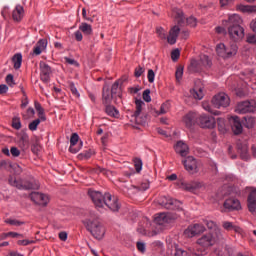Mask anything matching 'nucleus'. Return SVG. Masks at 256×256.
<instances>
[{"label": "nucleus", "instance_id": "obj_1", "mask_svg": "<svg viewBox=\"0 0 256 256\" xmlns=\"http://www.w3.org/2000/svg\"><path fill=\"white\" fill-rule=\"evenodd\" d=\"M88 197L92 199V203L96 206V209H104V207H108L110 211H119L120 204L118 202V198L112 196L110 193L102 194L100 191L96 190H88Z\"/></svg>", "mask_w": 256, "mask_h": 256}, {"label": "nucleus", "instance_id": "obj_2", "mask_svg": "<svg viewBox=\"0 0 256 256\" xmlns=\"http://www.w3.org/2000/svg\"><path fill=\"white\" fill-rule=\"evenodd\" d=\"M83 224L87 231L96 240H102L105 236V227L101 223L99 216L93 212H88L86 219L83 220Z\"/></svg>", "mask_w": 256, "mask_h": 256}, {"label": "nucleus", "instance_id": "obj_3", "mask_svg": "<svg viewBox=\"0 0 256 256\" xmlns=\"http://www.w3.org/2000/svg\"><path fill=\"white\" fill-rule=\"evenodd\" d=\"M241 23H243V20L239 14H231L227 20L222 21V25L228 29V34L234 41H238L245 36V29H243Z\"/></svg>", "mask_w": 256, "mask_h": 256}, {"label": "nucleus", "instance_id": "obj_4", "mask_svg": "<svg viewBox=\"0 0 256 256\" xmlns=\"http://www.w3.org/2000/svg\"><path fill=\"white\" fill-rule=\"evenodd\" d=\"M175 217L171 213H159L154 217L155 229L148 234L150 237L157 236L161 232H163L173 221Z\"/></svg>", "mask_w": 256, "mask_h": 256}, {"label": "nucleus", "instance_id": "obj_5", "mask_svg": "<svg viewBox=\"0 0 256 256\" xmlns=\"http://www.w3.org/2000/svg\"><path fill=\"white\" fill-rule=\"evenodd\" d=\"M222 237V232L220 229H216L215 232H209L206 234H203L200 238L197 239L196 244L208 250L209 248L216 245L218 240H220Z\"/></svg>", "mask_w": 256, "mask_h": 256}, {"label": "nucleus", "instance_id": "obj_6", "mask_svg": "<svg viewBox=\"0 0 256 256\" xmlns=\"http://www.w3.org/2000/svg\"><path fill=\"white\" fill-rule=\"evenodd\" d=\"M172 16L175 18V20L179 26H185V25H188L190 27L197 26V19L193 16L186 18L184 16L183 11L179 8H174L172 10Z\"/></svg>", "mask_w": 256, "mask_h": 256}, {"label": "nucleus", "instance_id": "obj_7", "mask_svg": "<svg viewBox=\"0 0 256 256\" xmlns=\"http://www.w3.org/2000/svg\"><path fill=\"white\" fill-rule=\"evenodd\" d=\"M145 106V102L142 100H135V111L131 115L134 122L138 125H145L148 120V116L146 114H142V108Z\"/></svg>", "mask_w": 256, "mask_h": 256}, {"label": "nucleus", "instance_id": "obj_8", "mask_svg": "<svg viewBox=\"0 0 256 256\" xmlns=\"http://www.w3.org/2000/svg\"><path fill=\"white\" fill-rule=\"evenodd\" d=\"M9 184L21 189V190H31V189H38L39 184L36 181H22V180H17L15 177L11 176L9 178Z\"/></svg>", "mask_w": 256, "mask_h": 256}, {"label": "nucleus", "instance_id": "obj_9", "mask_svg": "<svg viewBox=\"0 0 256 256\" xmlns=\"http://www.w3.org/2000/svg\"><path fill=\"white\" fill-rule=\"evenodd\" d=\"M201 65L203 67H211L212 66V62H211L208 55L201 54L199 62H197V60H192L191 61L192 71L195 72V73H198V72L202 71Z\"/></svg>", "mask_w": 256, "mask_h": 256}, {"label": "nucleus", "instance_id": "obj_10", "mask_svg": "<svg viewBox=\"0 0 256 256\" xmlns=\"http://www.w3.org/2000/svg\"><path fill=\"white\" fill-rule=\"evenodd\" d=\"M256 111V100L244 101L236 106L235 112L238 114L253 113Z\"/></svg>", "mask_w": 256, "mask_h": 256}, {"label": "nucleus", "instance_id": "obj_11", "mask_svg": "<svg viewBox=\"0 0 256 256\" xmlns=\"http://www.w3.org/2000/svg\"><path fill=\"white\" fill-rule=\"evenodd\" d=\"M182 164L186 171H188L191 174H195L199 172V162L196 158L193 156H188L184 159H182Z\"/></svg>", "mask_w": 256, "mask_h": 256}, {"label": "nucleus", "instance_id": "obj_12", "mask_svg": "<svg viewBox=\"0 0 256 256\" xmlns=\"http://www.w3.org/2000/svg\"><path fill=\"white\" fill-rule=\"evenodd\" d=\"M206 231V227L203 224L195 223L188 226V229L184 231V235L187 238H194L203 234Z\"/></svg>", "mask_w": 256, "mask_h": 256}, {"label": "nucleus", "instance_id": "obj_13", "mask_svg": "<svg viewBox=\"0 0 256 256\" xmlns=\"http://www.w3.org/2000/svg\"><path fill=\"white\" fill-rule=\"evenodd\" d=\"M230 103L229 96L225 93H219L212 99L213 107L217 109L226 108Z\"/></svg>", "mask_w": 256, "mask_h": 256}, {"label": "nucleus", "instance_id": "obj_14", "mask_svg": "<svg viewBox=\"0 0 256 256\" xmlns=\"http://www.w3.org/2000/svg\"><path fill=\"white\" fill-rule=\"evenodd\" d=\"M160 203L163 207H165V209H172V210L176 209L177 211L183 210L182 202L175 200L173 198L164 197L162 202H160Z\"/></svg>", "mask_w": 256, "mask_h": 256}, {"label": "nucleus", "instance_id": "obj_15", "mask_svg": "<svg viewBox=\"0 0 256 256\" xmlns=\"http://www.w3.org/2000/svg\"><path fill=\"white\" fill-rule=\"evenodd\" d=\"M199 124L202 128L212 129L216 126V120L210 115H201L199 117Z\"/></svg>", "mask_w": 256, "mask_h": 256}, {"label": "nucleus", "instance_id": "obj_16", "mask_svg": "<svg viewBox=\"0 0 256 256\" xmlns=\"http://www.w3.org/2000/svg\"><path fill=\"white\" fill-rule=\"evenodd\" d=\"M30 198L36 203V205H42L43 207L49 203V197L46 194L39 192H32L30 194Z\"/></svg>", "mask_w": 256, "mask_h": 256}, {"label": "nucleus", "instance_id": "obj_17", "mask_svg": "<svg viewBox=\"0 0 256 256\" xmlns=\"http://www.w3.org/2000/svg\"><path fill=\"white\" fill-rule=\"evenodd\" d=\"M39 66L41 80L45 83H48L50 80V75L52 73L49 64H46V62H40Z\"/></svg>", "mask_w": 256, "mask_h": 256}, {"label": "nucleus", "instance_id": "obj_18", "mask_svg": "<svg viewBox=\"0 0 256 256\" xmlns=\"http://www.w3.org/2000/svg\"><path fill=\"white\" fill-rule=\"evenodd\" d=\"M224 209L238 211V209H241V202L237 198H229L224 202Z\"/></svg>", "mask_w": 256, "mask_h": 256}, {"label": "nucleus", "instance_id": "obj_19", "mask_svg": "<svg viewBox=\"0 0 256 256\" xmlns=\"http://www.w3.org/2000/svg\"><path fill=\"white\" fill-rule=\"evenodd\" d=\"M230 124L232 127V131L235 135H239L243 133V125L241 124V120L237 116H233L230 118Z\"/></svg>", "mask_w": 256, "mask_h": 256}, {"label": "nucleus", "instance_id": "obj_20", "mask_svg": "<svg viewBox=\"0 0 256 256\" xmlns=\"http://www.w3.org/2000/svg\"><path fill=\"white\" fill-rule=\"evenodd\" d=\"M174 150L181 157H186L189 154V146L183 141H178L174 145Z\"/></svg>", "mask_w": 256, "mask_h": 256}, {"label": "nucleus", "instance_id": "obj_21", "mask_svg": "<svg viewBox=\"0 0 256 256\" xmlns=\"http://www.w3.org/2000/svg\"><path fill=\"white\" fill-rule=\"evenodd\" d=\"M170 109H171V103L167 101L161 105L160 110H157L155 108L151 109V114L155 117H158L160 115L167 114L170 111Z\"/></svg>", "mask_w": 256, "mask_h": 256}, {"label": "nucleus", "instance_id": "obj_22", "mask_svg": "<svg viewBox=\"0 0 256 256\" xmlns=\"http://www.w3.org/2000/svg\"><path fill=\"white\" fill-rule=\"evenodd\" d=\"M46 48H47V40L40 39L33 49V54L36 56H39Z\"/></svg>", "mask_w": 256, "mask_h": 256}, {"label": "nucleus", "instance_id": "obj_23", "mask_svg": "<svg viewBox=\"0 0 256 256\" xmlns=\"http://www.w3.org/2000/svg\"><path fill=\"white\" fill-rule=\"evenodd\" d=\"M248 209L250 213H256V190L248 196Z\"/></svg>", "mask_w": 256, "mask_h": 256}, {"label": "nucleus", "instance_id": "obj_24", "mask_svg": "<svg viewBox=\"0 0 256 256\" xmlns=\"http://www.w3.org/2000/svg\"><path fill=\"white\" fill-rule=\"evenodd\" d=\"M189 254L192 256H206L207 249L201 246L189 247L188 248Z\"/></svg>", "mask_w": 256, "mask_h": 256}, {"label": "nucleus", "instance_id": "obj_25", "mask_svg": "<svg viewBox=\"0 0 256 256\" xmlns=\"http://www.w3.org/2000/svg\"><path fill=\"white\" fill-rule=\"evenodd\" d=\"M182 186L185 190L190 191L191 193H194L195 190L203 187V183L198 181H192L188 183H182Z\"/></svg>", "mask_w": 256, "mask_h": 256}, {"label": "nucleus", "instance_id": "obj_26", "mask_svg": "<svg viewBox=\"0 0 256 256\" xmlns=\"http://www.w3.org/2000/svg\"><path fill=\"white\" fill-rule=\"evenodd\" d=\"M12 17L15 22H20L22 20V18L24 17L23 6H21L19 4L16 5L15 9L13 10Z\"/></svg>", "mask_w": 256, "mask_h": 256}, {"label": "nucleus", "instance_id": "obj_27", "mask_svg": "<svg viewBox=\"0 0 256 256\" xmlns=\"http://www.w3.org/2000/svg\"><path fill=\"white\" fill-rule=\"evenodd\" d=\"M196 118H197L196 113L189 112L187 115L184 116L183 122L185 123L187 128H190L195 124Z\"/></svg>", "mask_w": 256, "mask_h": 256}, {"label": "nucleus", "instance_id": "obj_28", "mask_svg": "<svg viewBox=\"0 0 256 256\" xmlns=\"http://www.w3.org/2000/svg\"><path fill=\"white\" fill-rule=\"evenodd\" d=\"M237 43L232 42L229 45H226V58H231L237 54Z\"/></svg>", "mask_w": 256, "mask_h": 256}, {"label": "nucleus", "instance_id": "obj_29", "mask_svg": "<svg viewBox=\"0 0 256 256\" xmlns=\"http://www.w3.org/2000/svg\"><path fill=\"white\" fill-rule=\"evenodd\" d=\"M112 93L110 92L109 88H104V91L102 92V102L104 104L109 105L113 99Z\"/></svg>", "mask_w": 256, "mask_h": 256}, {"label": "nucleus", "instance_id": "obj_30", "mask_svg": "<svg viewBox=\"0 0 256 256\" xmlns=\"http://www.w3.org/2000/svg\"><path fill=\"white\" fill-rule=\"evenodd\" d=\"M225 253L227 254V256H247V255H243V253L238 252L235 247L231 246V245H226L224 248Z\"/></svg>", "mask_w": 256, "mask_h": 256}, {"label": "nucleus", "instance_id": "obj_31", "mask_svg": "<svg viewBox=\"0 0 256 256\" xmlns=\"http://www.w3.org/2000/svg\"><path fill=\"white\" fill-rule=\"evenodd\" d=\"M79 30L86 36H90L93 33L92 26L86 22L81 23Z\"/></svg>", "mask_w": 256, "mask_h": 256}, {"label": "nucleus", "instance_id": "obj_32", "mask_svg": "<svg viewBox=\"0 0 256 256\" xmlns=\"http://www.w3.org/2000/svg\"><path fill=\"white\" fill-rule=\"evenodd\" d=\"M238 150L240 153V157L243 160H249V148L247 147V145H239L238 144Z\"/></svg>", "mask_w": 256, "mask_h": 256}, {"label": "nucleus", "instance_id": "obj_33", "mask_svg": "<svg viewBox=\"0 0 256 256\" xmlns=\"http://www.w3.org/2000/svg\"><path fill=\"white\" fill-rule=\"evenodd\" d=\"M223 228L226 230V231H234L236 233H239L241 231V228L238 227V226H235L233 223L229 222V221H225L223 222L222 224Z\"/></svg>", "mask_w": 256, "mask_h": 256}, {"label": "nucleus", "instance_id": "obj_34", "mask_svg": "<svg viewBox=\"0 0 256 256\" xmlns=\"http://www.w3.org/2000/svg\"><path fill=\"white\" fill-rule=\"evenodd\" d=\"M226 48L227 45H225L224 43H220L216 46V52L218 54V56L227 59V53H226Z\"/></svg>", "mask_w": 256, "mask_h": 256}, {"label": "nucleus", "instance_id": "obj_35", "mask_svg": "<svg viewBox=\"0 0 256 256\" xmlns=\"http://www.w3.org/2000/svg\"><path fill=\"white\" fill-rule=\"evenodd\" d=\"M5 224L10 225V226H14V227H21L25 224L24 221H20L14 218H7L5 219Z\"/></svg>", "mask_w": 256, "mask_h": 256}, {"label": "nucleus", "instance_id": "obj_36", "mask_svg": "<svg viewBox=\"0 0 256 256\" xmlns=\"http://www.w3.org/2000/svg\"><path fill=\"white\" fill-rule=\"evenodd\" d=\"M106 114H108V116L110 117H114V118H117L119 116V111L114 107V106H111V105H106Z\"/></svg>", "mask_w": 256, "mask_h": 256}, {"label": "nucleus", "instance_id": "obj_37", "mask_svg": "<svg viewBox=\"0 0 256 256\" xmlns=\"http://www.w3.org/2000/svg\"><path fill=\"white\" fill-rule=\"evenodd\" d=\"M12 61L14 63V68L19 69L21 67V64H22V54L21 53H16L13 56Z\"/></svg>", "mask_w": 256, "mask_h": 256}, {"label": "nucleus", "instance_id": "obj_38", "mask_svg": "<svg viewBox=\"0 0 256 256\" xmlns=\"http://www.w3.org/2000/svg\"><path fill=\"white\" fill-rule=\"evenodd\" d=\"M35 109L38 112V117L42 120L45 121L46 117L44 114V109L42 108L41 104L38 102H35Z\"/></svg>", "mask_w": 256, "mask_h": 256}, {"label": "nucleus", "instance_id": "obj_39", "mask_svg": "<svg viewBox=\"0 0 256 256\" xmlns=\"http://www.w3.org/2000/svg\"><path fill=\"white\" fill-rule=\"evenodd\" d=\"M191 95L195 99L202 100L204 98L203 89L202 88L194 89L193 91H191Z\"/></svg>", "mask_w": 256, "mask_h": 256}, {"label": "nucleus", "instance_id": "obj_40", "mask_svg": "<svg viewBox=\"0 0 256 256\" xmlns=\"http://www.w3.org/2000/svg\"><path fill=\"white\" fill-rule=\"evenodd\" d=\"M204 224L209 230H213L211 233H216V230H219V228H217V224L212 220H204Z\"/></svg>", "mask_w": 256, "mask_h": 256}, {"label": "nucleus", "instance_id": "obj_41", "mask_svg": "<svg viewBox=\"0 0 256 256\" xmlns=\"http://www.w3.org/2000/svg\"><path fill=\"white\" fill-rule=\"evenodd\" d=\"M183 74H184V68H183V66H178V68L176 69V72H175V78H176V81H177L178 83L181 82L182 77H183Z\"/></svg>", "mask_w": 256, "mask_h": 256}, {"label": "nucleus", "instance_id": "obj_42", "mask_svg": "<svg viewBox=\"0 0 256 256\" xmlns=\"http://www.w3.org/2000/svg\"><path fill=\"white\" fill-rule=\"evenodd\" d=\"M133 163H134V167H135L136 172L140 173V171L142 170V167H143L142 160L139 159V158H134Z\"/></svg>", "mask_w": 256, "mask_h": 256}, {"label": "nucleus", "instance_id": "obj_43", "mask_svg": "<svg viewBox=\"0 0 256 256\" xmlns=\"http://www.w3.org/2000/svg\"><path fill=\"white\" fill-rule=\"evenodd\" d=\"M5 239L11 237V238H17V239H22L23 235L19 234L17 232H8V233H4Z\"/></svg>", "mask_w": 256, "mask_h": 256}, {"label": "nucleus", "instance_id": "obj_44", "mask_svg": "<svg viewBox=\"0 0 256 256\" xmlns=\"http://www.w3.org/2000/svg\"><path fill=\"white\" fill-rule=\"evenodd\" d=\"M156 34L158 35V37L161 40H165L166 39V32H165L163 27H157L156 28Z\"/></svg>", "mask_w": 256, "mask_h": 256}, {"label": "nucleus", "instance_id": "obj_45", "mask_svg": "<svg viewBox=\"0 0 256 256\" xmlns=\"http://www.w3.org/2000/svg\"><path fill=\"white\" fill-rule=\"evenodd\" d=\"M12 127L16 130H19L22 127L20 118L18 117L13 118Z\"/></svg>", "mask_w": 256, "mask_h": 256}, {"label": "nucleus", "instance_id": "obj_46", "mask_svg": "<svg viewBox=\"0 0 256 256\" xmlns=\"http://www.w3.org/2000/svg\"><path fill=\"white\" fill-rule=\"evenodd\" d=\"M239 8L242 12H256V6L241 5Z\"/></svg>", "mask_w": 256, "mask_h": 256}, {"label": "nucleus", "instance_id": "obj_47", "mask_svg": "<svg viewBox=\"0 0 256 256\" xmlns=\"http://www.w3.org/2000/svg\"><path fill=\"white\" fill-rule=\"evenodd\" d=\"M177 39H178V36L169 33L167 37V42L170 45H175L177 43Z\"/></svg>", "mask_w": 256, "mask_h": 256}, {"label": "nucleus", "instance_id": "obj_48", "mask_svg": "<svg viewBox=\"0 0 256 256\" xmlns=\"http://www.w3.org/2000/svg\"><path fill=\"white\" fill-rule=\"evenodd\" d=\"M41 121H42V120H41L40 118L34 120L33 122H31V123L29 124V129H30L31 131H36V130H37V127H38V125L40 124Z\"/></svg>", "mask_w": 256, "mask_h": 256}, {"label": "nucleus", "instance_id": "obj_49", "mask_svg": "<svg viewBox=\"0 0 256 256\" xmlns=\"http://www.w3.org/2000/svg\"><path fill=\"white\" fill-rule=\"evenodd\" d=\"M93 154H94V151H93V150H88V151H86V152H84V153H81V154L79 155V157H80L81 159H86V160H88V159H90V158L92 157Z\"/></svg>", "mask_w": 256, "mask_h": 256}, {"label": "nucleus", "instance_id": "obj_50", "mask_svg": "<svg viewBox=\"0 0 256 256\" xmlns=\"http://www.w3.org/2000/svg\"><path fill=\"white\" fill-rule=\"evenodd\" d=\"M202 106H203V109H205L206 111H208V112H210V113H212L216 116L220 115V112L219 111H213V109L211 108V106L209 104L203 103Z\"/></svg>", "mask_w": 256, "mask_h": 256}, {"label": "nucleus", "instance_id": "obj_51", "mask_svg": "<svg viewBox=\"0 0 256 256\" xmlns=\"http://www.w3.org/2000/svg\"><path fill=\"white\" fill-rule=\"evenodd\" d=\"M180 32H181V29H180V27L178 25H174L172 27V29H170V31H169L170 34H172V35H174L176 37L179 36Z\"/></svg>", "mask_w": 256, "mask_h": 256}, {"label": "nucleus", "instance_id": "obj_52", "mask_svg": "<svg viewBox=\"0 0 256 256\" xmlns=\"http://www.w3.org/2000/svg\"><path fill=\"white\" fill-rule=\"evenodd\" d=\"M136 247L140 253L144 254L146 252V244L144 242H137Z\"/></svg>", "mask_w": 256, "mask_h": 256}, {"label": "nucleus", "instance_id": "obj_53", "mask_svg": "<svg viewBox=\"0 0 256 256\" xmlns=\"http://www.w3.org/2000/svg\"><path fill=\"white\" fill-rule=\"evenodd\" d=\"M119 87H120V80H116L114 85H112V90L110 91V93H112V95L117 94Z\"/></svg>", "mask_w": 256, "mask_h": 256}, {"label": "nucleus", "instance_id": "obj_54", "mask_svg": "<svg viewBox=\"0 0 256 256\" xmlns=\"http://www.w3.org/2000/svg\"><path fill=\"white\" fill-rule=\"evenodd\" d=\"M17 244L19 246H29L31 244H34V241L33 240H28V239H23V240H18Z\"/></svg>", "mask_w": 256, "mask_h": 256}, {"label": "nucleus", "instance_id": "obj_55", "mask_svg": "<svg viewBox=\"0 0 256 256\" xmlns=\"http://www.w3.org/2000/svg\"><path fill=\"white\" fill-rule=\"evenodd\" d=\"M147 79H148L149 83H154V81H155V72H154V70H148Z\"/></svg>", "mask_w": 256, "mask_h": 256}, {"label": "nucleus", "instance_id": "obj_56", "mask_svg": "<svg viewBox=\"0 0 256 256\" xmlns=\"http://www.w3.org/2000/svg\"><path fill=\"white\" fill-rule=\"evenodd\" d=\"M150 93H151V91L150 90H145L144 92H143V94H142V98H143V100L145 101V102H147V103H149V102H151V96H150Z\"/></svg>", "mask_w": 256, "mask_h": 256}, {"label": "nucleus", "instance_id": "obj_57", "mask_svg": "<svg viewBox=\"0 0 256 256\" xmlns=\"http://www.w3.org/2000/svg\"><path fill=\"white\" fill-rule=\"evenodd\" d=\"M180 57V50L179 49H174L171 52V59L172 61H177Z\"/></svg>", "mask_w": 256, "mask_h": 256}, {"label": "nucleus", "instance_id": "obj_58", "mask_svg": "<svg viewBox=\"0 0 256 256\" xmlns=\"http://www.w3.org/2000/svg\"><path fill=\"white\" fill-rule=\"evenodd\" d=\"M69 88H70L72 94H73L76 98H79V97H80V94H79V92H78V90H77V88L75 87V85H74L73 82L70 83Z\"/></svg>", "mask_w": 256, "mask_h": 256}, {"label": "nucleus", "instance_id": "obj_59", "mask_svg": "<svg viewBox=\"0 0 256 256\" xmlns=\"http://www.w3.org/2000/svg\"><path fill=\"white\" fill-rule=\"evenodd\" d=\"M79 141V135L77 133L72 134L71 139H70V146H76V144Z\"/></svg>", "mask_w": 256, "mask_h": 256}, {"label": "nucleus", "instance_id": "obj_60", "mask_svg": "<svg viewBox=\"0 0 256 256\" xmlns=\"http://www.w3.org/2000/svg\"><path fill=\"white\" fill-rule=\"evenodd\" d=\"M211 256H227L225 252L221 248H216L212 253Z\"/></svg>", "mask_w": 256, "mask_h": 256}, {"label": "nucleus", "instance_id": "obj_61", "mask_svg": "<svg viewBox=\"0 0 256 256\" xmlns=\"http://www.w3.org/2000/svg\"><path fill=\"white\" fill-rule=\"evenodd\" d=\"M247 42L249 44H256V34H248Z\"/></svg>", "mask_w": 256, "mask_h": 256}, {"label": "nucleus", "instance_id": "obj_62", "mask_svg": "<svg viewBox=\"0 0 256 256\" xmlns=\"http://www.w3.org/2000/svg\"><path fill=\"white\" fill-rule=\"evenodd\" d=\"M175 256H190L187 251L183 249H176Z\"/></svg>", "mask_w": 256, "mask_h": 256}, {"label": "nucleus", "instance_id": "obj_63", "mask_svg": "<svg viewBox=\"0 0 256 256\" xmlns=\"http://www.w3.org/2000/svg\"><path fill=\"white\" fill-rule=\"evenodd\" d=\"M10 153L12 154V156L14 157H18L20 155V151L18 150V148L16 147H12L10 149Z\"/></svg>", "mask_w": 256, "mask_h": 256}, {"label": "nucleus", "instance_id": "obj_64", "mask_svg": "<svg viewBox=\"0 0 256 256\" xmlns=\"http://www.w3.org/2000/svg\"><path fill=\"white\" fill-rule=\"evenodd\" d=\"M250 28L252 32L256 34V18L252 19V21L250 22Z\"/></svg>", "mask_w": 256, "mask_h": 256}]
</instances>
